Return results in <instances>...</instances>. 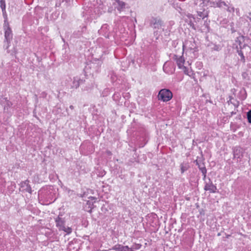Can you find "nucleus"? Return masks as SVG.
Here are the masks:
<instances>
[{
    "mask_svg": "<svg viewBox=\"0 0 251 251\" xmlns=\"http://www.w3.org/2000/svg\"><path fill=\"white\" fill-rule=\"evenodd\" d=\"M0 7L2 9L3 13L5 12V3L4 0H0Z\"/></svg>",
    "mask_w": 251,
    "mask_h": 251,
    "instance_id": "a211bd4d",
    "label": "nucleus"
},
{
    "mask_svg": "<svg viewBox=\"0 0 251 251\" xmlns=\"http://www.w3.org/2000/svg\"><path fill=\"white\" fill-rule=\"evenodd\" d=\"M20 185V190L21 191L24 192H28L30 194L31 193L32 189L29 184V181L28 180L21 182Z\"/></svg>",
    "mask_w": 251,
    "mask_h": 251,
    "instance_id": "6e6552de",
    "label": "nucleus"
},
{
    "mask_svg": "<svg viewBox=\"0 0 251 251\" xmlns=\"http://www.w3.org/2000/svg\"><path fill=\"white\" fill-rule=\"evenodd\" d=\"M226 7V11L230 12V13H233L234 12V8L232 6H228L227 4V6H225Z\"/></svg>",
    "mask_w": 251,
    "mask_h": 251,
    "instance_id": "aec40b11",
    "label": "nucleus"
},
{
    "mask_svg": "<svg viewBox=\"0 0 251 251\" xmlns=\"http://www.w3.org/2000/svg\"><path fill=\"white\" fill-rule=\"evenodd\" d=\"M108 27V25L106 24L103 25L100 28V29L99 30V32L100 34H101L103 32H106L107 29Z\"/></svg>",
    "mask_w": 251,
    "mask_h": 251,
    "instance_id": "f3484780",
    "label": "nucleus"
},
{
    "mask_svg": "<svg viewBox=\"0 0 251 251\" xmlns=\"http://www.w3.org/2000/svg\"><path fill=\"white\" fill-rule=\"evenodd\" d=\"M194 24H193L192 27L194 28Z\"/></svg>",
    "mask_w": 251,
    "mask_h": 251,
    "instance_id": "c9c22d12",
    "label": "nucleus"
},
{
    "mask_svg": "<svg viewBox=\"0 0 251 251\" xmlns=\"http://www.w3.org/2000/svg\"><path fill=\"white\" fill-rule=\"evenodd\" d=\"M180 168H181V172L182 174L183 173L186 171H187L188 169L187 166L186 165H184L183 164H181Z\"/></svg>",
    "mask_w": 251,
    "mask_h": 251,
    "instance_id": "412c9836",
    "label": "nucleus"
},
{
    "mask_svg": "<svg viewBox=\"0 0 251 251\" xmlns=\"http://www.w3.org/2000/svg\"><path fill=\"white\" fill-rule=\"evenodd\" d=\"M4 101H2V104L4 106V110H8L9 107L11 106L12 105V103L11 101H9L7 98L4 99Z\"/></svg>",
    "mask_w": 251,
    "mask_h": 251,
    "instance_id": "4468645a",
    "label": "nucleus"
},
{
    "mask_svg": "<svg viewBox=\"0 0 251 251\" xmlns=\"http://www.w3.org/2000/svg\"><path fill=\"white\" fill-rule=\"evenodd\" d=\"M172 59L176 62L179 69H182L185 74L188 75V73L186 72V67L184 66L185 59L183 55L179 56L176 54H173Z\"/></svg>",
    "mask_w": 251,
    "mask_h": 251,
    "instance_id": "0eeeda50",
    "label": "nucleus"
},
{
    "mask_svg": "<svg viewBox=\"0 0 251 251\" xmlns=\"http://www.w3.org/2000/svg\"><path fill=\"white\" fill-rule=\"evenodd\" d=\"M157 97L158 100L167 102L172 99L173 93L169 89H162L159 91Z\"/></svg>",
    "mask_w": 251,
    "mask_h": 251,
    "instance_id": "39448f33",
    "label": "nucleus"
},
{
    "mask_svg": "<svg viewBox=\"0 0 251 251\" xmlns=\"http://www.w3.org/2000/svg\"><path fill=\"white\" fill-rule=\"evenodd\" d=\"M242 150L240 147H235L233 150L234 158H240L243 156Z\"/></svg>",
    "mask_w": 251,
    "mask_h": 251,
    "instance_id": "ddd939ff",
    "label": "nucleus"
},
{
    "mask_svg": "<svg viewBox=\"0 0 251 251\" xmlns=\"http://www.w3.org/2000/svg\"><path fill=\"white\" fill-rule=\"evenodd\" d=\"M115 251H133L132 248H129L127 246H124L121 245H117L113 247Z\"/></svg>",
    "mask_w": 251,
    "mask_h": 251,
    "instance_id": "9b49d317",
    "label": "nucleus"
},
{
    "mask_svg": "<svg viewBox=\"0 0 251 251\" xmlns=\"http://www.w3.org/2000/svg\"><path fill=\"white\" fill-rule=\"evenodd\" d=\"M84 80L81 79L80 76H76L73 77L71 88L77 89L79 86L84 83Z\"/></svg>",
    "mask_w": 251,
    "mask_h": 251,
    "instance_id": "1a4fd4ad",
    "label": "nucleus"
},
{
    "mask_svg": "<svg viewBox=\"0 0 251 251\" xmlns=\"http://www.w3.org/2000/svg\"><path fill=\"white\" fill-rule=\"evenodd\" d=\"M250 21H251V18H250Z\"/></svg>",
    "mask_w": 251,
    "mask_h": 251,
    "instance_id": "e433bc0d",
    "label": "nucleus"
},
{
    "mask_svg": "<svg viewBox=\"0 0 251 251\" xmlns=\"http://www.w3.org/2000/svg\"><path fill=\"white\" fill-rule=\"evenodd\" d=\"M150 26L153 29V34L157 38L159 36L162 31H165V35L169 34V31L164 29L165 25L163 22L158 18H152L150 21Z\"/></svg>",
    "mask_w": 251,
    "mask_h": 251,
    "instance_id": "f03ea898",
    "label": "nucleus"
},
{
    "mask_svg": "<svg viewBox=\"0 0 251 251\" xmlns=\"http://www.w3.org/2000/svg\"><path fill=\"white\" fill-rule=\"evenodd\" d=\"M56 189L52 186L42 188L38 192V198L43 204H49L56 200Z\"/></svg>",
    "mask_w": 251,
    "mask_h": 251,
    "instance_id": "f257e3e1",
    "label": "nucleus"
},
{
    "mask_svg": "<svg viewBox=\"0 0 251 251\" xmlns=\"http://www.w3.org/2000/svg\"><path fill=\"white\" fill-rule=\"evenodd\" d=\"M213 50H215L218 51V50H221V47H220V46L215 45L214 48H213Z\"/></svg>",
    "mask_w": 251,
    "mask_h": 251,
    "instance_id": "393cba45",
    "label": "nucleus"
},
{
    "mask_svg": "<svg viewBox=\"0 0 251 251\" xmlns=\"http://www.w3.org/2000/svg\"><path fill=\"white\" fill-rule=\"evenodd\" d=\"M247 18H248L250 20V18H251V12H250L248 15L247 16Z\"/></svg>",
    "mask_w": 251,
    "mask_h": 251,
    "instance_id": "c85d7f7f",
    "label": "nucleus"
},
{
    "mask_svg": "<svg viewBox=\"0 0 251 251\" xmlns=\"http://www.w3.org/2000/svg\"><path fill=\"white\" fill-rule=\"evenodd\" d=\"M197 13L198 16L202 19H204L208 16L207 12L205 11V10H203V11H198Z\"/></svg>",
    "mask_w": 251,
    "mask_h": 251,
    "instance_id": "2eb2a0df",
    "label": "nucleus"
},
{
    "mask_svg": "<svg viewBox=\"0 0 251 251\" xmlns=\"http://www.w3.org/2000/svg\"><path fill=\"white\" fill-rule=\"evenodd\" d=\"M202 1L205 6H209L211 7L223 8V6H227V4L222 0H200Z\"/></svg>",
    "mask_w": 251,
    "mask_h": 251,
    "instance_id": "423d86ee",
    "label": "nucleus"
},
{
    "mask_svg": "<svg viewBox=\"0 0 251 251\" xmlns=\"http://www.w3.org/2000/svg\"><path fill=\"white\" fill-rule=\"evenodd\" d=\"M204 189L205 191H209L210 193H216L217 190L216 185H214L210 180L209 182L205 184Z\"/></svg>",
    "mask_w": 251,
    "mask_h": 251,
    "instance_id": "9d476101",
    "label": "nucleus"
},
{
    "mask_svg": "<svg viewBox=\"0 0 251 251\" xmlns=\"http://www.w3.org/2000/svg\"><path fill=\"white\" fill-rule=\"evenodd\" d=\"M166 64H165V65H164V67H163V70H164V71L165 72H166V73H169L168 72H167V71L166 70Z\"/></svg>",
    "mask_w": 251,
    "mask_h": 251,
    "instance_id": "c756f323",
    "label": "nucleus"
},
{
    "mask_svg": "<svg viewBox=\"0 0 251 251\" xmlns=\"http://www.w3.org/2000/svg\"><path fill=\"white\" fill-rule=\"evenodd\" d=\"M106 154H107V155H108V156H110V155H112V153H111V152L110 151H106Z\"/></svg>",
    "mask_w": 251,
    "mask_h": 251,
    "instance_id": "cd10ccee",
    "label": "nucleus"
},
{
    "mask_svg": "<svg viewBox=\"0 0 251 251\" xmlns=\"http://www.w3.org/2000/svg\"><path fill=\"white\" fill-rule=\"evenodd\" d=\"M13 186H14V188H16V185L15 183H14Z\"/></svg>",
    "mask_w": 251,
    "mask_h": 251,
    "instance_id": "72a5a7b5",
    "label": "nucleus"
},
{
    "mask_svg": "<svg viewBox=\"0 0 251 251\" xmlns=\"http://www.w3.org/2000/svg\"><path fill=\"white\" fill-rule=\"evenodd\" d=\"M118 95H119V94L115 93L113 96V98L115 99V97Z\"/></svg>",
    "mask_w": 251,
    "mask_h": 251,
    "instance_id": "2f4dec72",
    "label": "nucleus"
},
{
    "mask_svg": "<svg viewBox=\"0 0 251 251\" xmlns=\"http://www.w3.org/2000/svg\"><path fill=\"white\" fill-rule=\"evenodd\" d=\"M186 73H188V75H190V73L191 72V71H189V70L186 68Z\"/></svg>",
    "mask_w": 251,
    "mask_h": 251,
    "instance_id": "7c9ffc66",
    "label": "nucleus"
},
{
    "mask_svg": "<svg viewBox=\"0 0 251 251\" xmlns=\"http://www.w3.org/2000/svg\"><path fill=\"white\" fill-rule=\"evenodd\" d=\"M117 3V5L116 6V8L117 9L120 11H123L126 7V3L123 1H121L120 0H115Z\"/></svg>",
    "mask_w": 251,
    "mask_h": 251,
    "instance_id": "f8f14e48",
    "label": "nucleus"
},
{
    "mask_svg": "<svg viewBox=\"0 0 251 251\" xmlns=\"http://www.w3.org/2000/svg\"><path fill=\"white\" fill-rule=\"evenodd\" d=\"M238 55L241 57V60L243 62H245V58L244 54L242 50H238Z\"/></svg>",
    "mask_w": 251,
    "mask_h": 251,
    "instance_id": "6ab92c4d",
    "label": "nucleus"
},
{
    "mask_svg": "<svg viewBox=\"0 0 251 251\" xmlns=\"http://www.w3.org/2000/svg\"><path fill=\"white\" fill-rule=\"evenodd\" d=\"M141 247V245L140 244H135L134 246H133L132 249H134L136 250H139Z\"/></svg>",
    "mask_w": 251,
    "mask_h": 251,
    "instance_id": "b1692460",
    "label": "nucleus"
},
{
    "mask_svg": "<svg viewBox=\"0 0 251 251\" xmlns=\"http://www.w3.org/2000/svg\"><path fill=\"white\" fill-rule=\"evenodd\" d=\"M247 119L248 122L251 123V110L247 113Z\"/></svg>",
    "mask_w": 251,
    "mask_h": 251,
    "instance_id": "5701e85b",
    "label": "nucleus"
},
{
    "mask_svg": "<svg viewBox=\"0 0 251 251\" xmlns=\"http://www.w3.org/2000/svg\"><path fill=\"white\" fill-rule=\"evenodd\" d=\"M92 200H94V201H88L87 202V204L89 206V207L91 208V209H92L93 208V202H95L97 200V199L94 198V197H92ZM90 212L91 211V209H90L89 210Z\"/></svg>",
    "mask_w": 251,
    "mask_h": 251,
    "instance_id": "dca6fc26",
    "label": "nucleus"
},
{
    "mask_svg": "<svg viewBox=\"0 0 251 251\" xmlns=\"http://www.w3.org/2000/svg\"><path fill=\"white\" fill-rule=\"evenodd\" d=\"M62 1V3H63L64 1H65V3L64 4V6L67 7L68 6V4L67 3V0H61Z\"/></svg>",
    "mask_w": 251,
    "mask_h": 251,
    "instance_id": "bb28decb",
    "label": "nucleus"
},
{
    "mask_svg": "<svg viewBox=\"0 0 251 251\" xmlns=\"http://www.w3.org/2000/svg\"><path fill=\"white\" fill-rule=\"evenodd\" d=\"M70 108L71 109H74V106L73 105H70Z\"/></svg>",
    "mask_w": 251,
    "mask_h": 251,
    "instance_id": "473e14b6",
    "label": "nucleus"
},
{
    "mask_svg": "<svg viewBox=\"0 0 251 251\" xmlns=\"http://www.w3.org/2000/svg\"><path fill=\"white\" fill-rule=\"evenodd\" d=\"M200 170L201 171V172L202 173V174L204 176V178H205L206 176V174L207 172L205 167L201 168Z\"/></svg>",
    "mask_w": 251,
    "mask_h": 251,
    "instance_id": "4be33fe9",
    "label": "nucleus"
},
{
    "mask_svg": "<svg viewBox=\"0 0 251 251\" xmlns=\"http://www.w3.org/2000/svg\"><path fill=\"white\" fill-rule=\"evenodd\" d=\"M3 28L4 30V47L6 49H7L9 47V44L10 43V41L13 37V34L12 32V30L9 27V25L7 21L5 20L4 23L3 25Z\"/></svg>",
    "mask_w": 251,
    "mask_h": 251,
    "instance_id": "7ed1b4c3",
    "label": "nucleus"
},
{
    "mask_svg": "<svg viewBox=\"0 0 251 251\" xmlns=\"http://www.w3.org/2000/svg\"><path fill=\"white\" fill-rule=\"evenodd\" d=\"M55 222L56 226L59 231H63L67 235L72 233V228L70 227L65 226V221L64 219L60 217L59 215L55 218Z\"/></svg>",
    "mask_w": 251,
    "mask_h": 251,
    "instance_id": "20e7f679",
    "label": "nucleus"
},
{
    "mask_svg": "<svg viewBox=\"0 0 251 251\" xmlns=\"http://www.w3.org/2000/svg\"><path fill=\"white\" fill-rule=\"evenodd\" d=\"M47 94L46 92H43L41 93V97L43 98H46L47 97Z\"/></svg>",
    "mask_w": 251,
    "mask_h": 251,
    "instance_id": "a878e982",
    "label": "nucleus"
},
{
    "mask_svg": "<svg viewBox=\"0 0 251 251\" xmlns=\"http://www.w3.org/2000/svg\"><path fill=\"white\" fill-rule=\"evenodd\" d=\"M188 17H192L193 16H192V15H190Z\"/></svg>",
    "mask_w": 251,
    "mask_h": 251,
    "instance_id": "f704fd0d",
    "label": "nucleus"
}]
</instances>
